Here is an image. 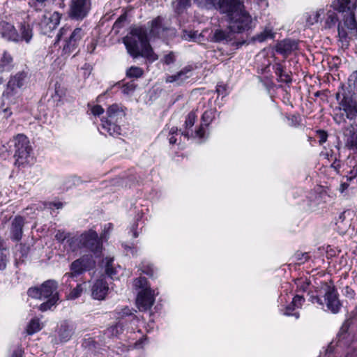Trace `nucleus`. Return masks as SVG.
Masks as SVG:
<instances>
[{
    "label": "nucleus",
    "instance_id": "f257e3e1",
    "mask_svg": "<svg viewBox=\"0 0 357 357\" xmlns=\"http://www.w3.org/2000/svg\"><path fill=\"white\" fill-rule=\"evenodd\" d=\"M220 11L228 15L229 29L241 33L251 28L252 17L244 10L243 0H223Z\"/></svg>",
    "mask_w": 357,
    "mask_h": 357
},
{
    "label": "nucleus",
    "instance_id": "f03ea898",
    "mask_svg": "<svg viewBox=\"0 0 357 357\" xmlns=\"http://www.w3.org/2000/svg\"><path fill=\"white\" fill-rule=\"evenodd\" d=\"M101 237L93 229H89L68 240V246L72 252L84 250L91 252L96 257H100L102 251Z\"/></svg>",
    "mask_w": 357,
    "mask_h": 357
},
{
    "label": "nucleus",
    "instance_id": "7ed1b4c3",
    "mask_svg": "<svg viewBox=\"0 0 357 357\" xmlns=\"http://www.w3.org/2000/svg\"><path fill=\"white\" fill-rule=\"evenodd\" d=\"M162 18L158 17L150 22V31L148 33L145 27L137 26L131 29L123 39L124 45H149V41L153 38L158 37L163 31Z\"/></svg>",
    "mask_w": 357,
    "mask_h": 357
},
{
    "label": "nucleus",
    "instance_id": "20e7f679",
    "mask_svg": "<svg viewBox=\"0 0 357 357\" xmlns=\"http://www.w3.org/2000/svg\"><path fill=\"white\" fill-rule=\"evenodd\" d=\"M123 116L124 113L118 105H110L107 110V117L101 119L100 132L112 137L120 135L121 129L119 123Z\"/></svg>",
    "mask_w": 357,
    "mask_h": 357
},
{
    "label": "nucleus",
    "instance_id": "39448f33",
    "mask_svg": "<svg viewBox=\"0 0 357 357\" xmlns=\"http://www.w3.org/2000/svg\"><path fill=\"white\" fill-rule=\"evenodd\" d=\"M324 289V300L317 296H311L310 298L312 303H317L320 306L324 307L326 304L328 310L333 314L337 313L342 306L338 298L337 289L333 284H324L323 287Z\"/></svg>",
    "mask_w": 357,
    "mask_h": 357
},
{
    "label": "nucleus",
    "instance_id": "423d86ee",
    "mask_svg": "<svg viewBox=\"0 0 357 357\" xmlns=\"http://www.w3.org/2000/svg\"><path fill=\"white\" fill-rule=\"evenodd\" d=\"M58 283L54 280H49L44 282L40 287H31L28 289V295L33 298L43 299L50 298L56 296V301L59 300V293L57 291Z\"/></svg>",
    "mask_w": 357,
    "mask_h": 357
},
{
    "label": "nucleus",
    "instance_id": "0eeeda50",
    "mask_svg": "<svg viewBox=\"0 0 357 357\" xmlns=\"http://www.w3.org/2000/svg\"><path fill=\"white\" fill-rule=\"evenodd\" d=\"M91 9V0H71L69 16L72 19L82 20L86 17Z\"/></svg>",
    "mask_w": 357,
    "mask_h": 357
},
{
    "label": "nucleus",
    "instance_id": "6e6552de",
    "mask_svg": "<svg viewBox=\"0 0 357 357\" xmlns=\"http://www.w3.org/2000/svg\"><path fill=\"white\" fill-rule=\"evenodd\" d=\"M15 157L17 159H26L31 151L29 141L26 136L18 134L14 139Z\"/></svg>",
    "mask_w": 357,
    "mask_h": 357
},
{
    "label": "nucleus",
    "instance_id": "1a4fd4ad",
    "mask_svg": "<svg viewBox=\"0 0 357 357\" xmlns=\"http://www.w3.org/2000/svg\"><path fill=\"white\" fill-rule=\"evenodd\" d=\"M128 53L134 59L142 57L149 62H153L158 59L153 52L152 46H126Z\"/></svg>",
    "mask_w": 357,
    "mask_h": 357
},
{
    "label": "nucleus",
    "instance_id": "9d476101",
    "mask_svg": "<svg viewBox=\"0 0 357 357\" xmlns=\"http://www.w3.org/2000/svg\"><path fill=\"white\" fill-rule=\"evenodd\" d=\"M61 15L58 12L45 13L43 15L39 26L44 34L54 30L60 23Z\"/></svg>",
    "mask_w": 357,
    "mask_h": 357
},
{
    "label": "nucleus",
    "instance_id": "9b49d317",
    "mask_svg": "<svg viewBox=\"0 0 357 357\" xmlns=\"http://www.w3.org/2000/svg\"><path fill=\"white\" fill-rule=\"evenodd\" d=\"M20 97V91L14 90L11 88L7 87L2 94V103L1 107L3 112L6 114L7 117L12 115L10 106L16 105L19 102Z\"/></svg>",
    "mask_w": 357,
    "mask_h": 357
},
{
    "label": "nucleus",
    "instance_id": "f8f14e48",
    "mask_svg": "<svg viewBox=\"0 0 357 357\" xmlns=\"http://www.w3.org/2000/svg\"><path fill=\"white\" fill-rule=\"evenodd\" d=\"M155 290L139 291L136 298V305L139 311H147L151 308L155 302Z\"/></svg>",
    "mask_w": 357,
    "mask_h": 357
},
{
    "label": "nucleus",
    "instance_id": "ddd939ff",
    "mask_svg": "<svg viewBox=\"0 0 357 357\" xmlns=\"http://www.w3.org/2000/svg\"><path fill=\"white\" fill-rule=\"evenodd\" d=\"M340 109H342L349 120H354L357 116V100L351 97L344 96L339 102Z\"/></svg>",
    "mask_w": 357,
    "mask_h": 357
},
{
    "label": "nucleus",
    "instance_id": "4468645a",
    "mask_svg": "<svg viewBox=\"0 0 357 357\" xmlns=\"http://www.w3.org/2000/svg\"><path fill=\"white\" fill-rule=\"evenodd\" d=\"M25 225V218L21 215H16L11 221L10 236L13 241H20L23 236V228Z\"/></svg>",
    "mask_w": 357,
    "mask_h": 357
},
{
    "label": "nucleus",
    "instance_id": "2eb2a0df",
    "mask_svg": "<svg viewBox=\"0 0 357 357\" xmlns=\"http://www.w3.org/2000/svg\"><path fill=\"white\" fill-rule=\"evenodd\" d=\"M216 110L215 109H206L202 116V123L199 128L195 132V137L202 139L205 136V128L208 127L210 123L215 119Z\"/></svg>",
    "mask_w": 357,
    "mask_h": 357
},
{
    "label": "nucleus",
    "instance_id": "dca6fc26",
    "mask_svg": "<svg viewBox=\"0 0 357 357\" xmlns=\"http://www.w3.org/2000/svg\"><path fill=\"white\" fill-rule=\"evenodd\" d=\"M0 36L8 42L17 41L18 33L13 24L6 21L0 22Z\"/></svg>",
    "mask_w": 357,
    "mask_h": 357
},
{
    "label": "nucleus",
    "instance_id": "f3484780",
    "mask_svg": "<svg viewBox=\"0 0 357 357\" xmlns=\"http://www.w3.org/2000/svg\"><path fill=\"white\" fill-rule=\"evenodd\" d=\"M293 46H274L273 48L266 47L256 56V61L260 62L262 59H264L266 54L271 52L272 54L275 52L281 54L283 58L287 59L293 52Z\"/></svg>",
    "mask_w": 357,
    "mask_h": 357
},
{
    "label": "nucleus",
    "instance_id": "a211bd4d",
    "mask_svg": "<svg viewBox=\"0 0 357 357\" xmlns=\"http://www.w3.org/2000/svg\"><path fill=\"white\" fill-rule=\"evenodd\" d=\"M354 216L355 213L352 210H346L339 215L336 225L341 232H346L351 227Z\"/></svg>",
    "mask_w": 357,
    "mask_h": 357
},
{
    "label": "nucleus",
    "instance_id": "6ab92c4d",
    "mask_svg": "<svg viewBox=\"0 0 357 357\" xmlns=\"http://www.w3.org/2000/svg\"><path fill=\"white\" fill-rule=\"evenodd\" d=\"M108 291V284L103 279L97 280L91 288L92 297L96 300L105 299Z\"/></svg>",
    "mask_w": 357,
    "mask_h": 357
},
{
    "label": "nucleus",
    "instance_id": "aec40b11",
    "mask_svg": "<svg viewBox=\"0 0 357 357\" xmlns=\"http://www.w3.org/2000/svg\"><path fill=\"white\" fill-rule=\"evenodd\" d=\"M192 70V66H185L175 75H167L165 82L167 83H176L177 84H181L190 77Z\"/></svg>",
    "mask_w": 357,
    "mask_h": 357
},
{
    "label": "nucleus",
    "instance_id": "412c9836",
    "mask_svg": "<svg viewBox=\"0 0 357 357\" xmlns=\"http://www.w3.org/2000/svg\"><path fill=\"white\" fill-rule=\"evenodd\" d=\"M211 47H215V46ZM233 51L234 49L231 46H215V48L207 51V56L223 61L226 56L232 54Z\"/></svg>",
    "mask_w": 357,
    "mask_h": 357
},
{
    "label": "nucleus",
    "instance_id": "4be33fe9",
    "mask_svg": "<svg viewBox=\"0 0 357 357\" xmlns=\"http://www.w3.org/2000/svg\"><path fill=\"white\" fill-rule=\"evenodd\" d=\"M275 63L273 66L274 73L277 76V80L279 82H283L286 84L291 83L292 81L291 74L285 70V67L279 61H276V58L274 57Z\"/></svg>",
    "mask_w": 357,
    "mask_h": 357
},
{
    "label": "nucleus",
    "instance_id": "5701e85b",
    "mask_svg": "<svg viewBox=\"0 0 357 357\" xmlns=\"http://www.w3.org/2000/svg\"><path fill=\"white\" fill-rule=\"evenodd\" d=\"M234 34L229 26L226 29H218L213 34L212 41L218 43H228L234 38Z\"/></svg>",
    "mask_w": 357,
    "mask_h": 357
},
{
    "label": "nucleus",
    "instance_id": "b1692460",
    "mask_svg": "<svg viewBox=\"0 0 357 357\" xmlns=\"http://www.w3.org/2000/svg\"><path fill=\"white\" fill-rule=\"evenodd\" d=\"M275 35L276 33L273 31V29L270 26H267L252 38V42L258 43H266L270 40L274 39Z\"/></svg>",
    "mask_w": 357,
    "mask_h": 357
},
{
    "label": "nucleus",
    "instance_id": "393cba45",
    "mask_svg": "<svg viewBox=\"0 0 357 357\" xmlns=\"http://www.w3.org/2000/svg\"><path fill=\"white\" fill-rule=\"evenodd\" d=\"M75 326L68 321H63L59 330V337L61 342H68L73 336L75 331Z\"/></svg>",
    "mask_w": 357,
    "mask_h": 357
},
{
    "label": "nucleus",
    "instance_id": "a878e982",
    "mask_svg": "<svg viewBox=\"0 0 357 357\" xmlns=\"http://www.w3.org/2000/svg\"><path fill=\"white\" fill-rule=\"evenodd\" d=\"M32 26L27 23H21L20 26V33H18V40L15 43H29L33 38Z\"/></svg>",
    "mask_w": 357,
    "mask_h": 357
},
{
    "label": "nucleus",
    "instance_id": "bb28decb",
    "mask_svg": "<svg viewBox=\"0 0 357 357\" xmlns=\"http://www.w3.org/2000/svg\"><path fill=\"white\" fill-rule=\"evenodd\" d=\"M27 73L24 71L17 73L15 75L10 77L7 87L11 88L14 90L20 91V89L23 86Z\"/></svg>",
    "mask_w": 357,
    "mask_h": 357
},
{
    "label": "nucleus",
    "instance_id": "cd10ccee",
    "mask_svg": "<svg viewBox=\"0 0 357 357\" xmlns=\"http://www.w3.org/2000/svg\"><path fill=\"white\" fill-rule=\"evenodd\" d=\"M101 267L104 269L105 274L112 279H114L118 273L117 268H120L119 266L117 267L114 266V258L110 257H107L102 259Z\"/></svg>",
    "mask_w": 357,
    "mask_h": 357
},
{
    "label": "nucleus",
    "instance_id": "c85d7f7f",
    "mask_svg": "<svg viewBox=\"0 0 357 357\" xmlns=\"http://www.w3.org/2000/svg\"><path fill=\"white\" fill-rule=\"evenodd\" d=\"M345 147L349 150H357V132L354 129L347 130L344 135Z\"/></svg>",
    "mask_w": 357,
    "mask_h": 357
},
{
    "label": "nucleus",
    "instance_id": "c756f323",
    "mask_svg": "<svg viewBox=\"0 0 357 357\" xmlns=\"http://www.w3.org/2000/svg\"><path fill=\"white\" fill-rule=\"evenodd\" d=\"M324 13V10L323 9L305 13L303 17L305 20V26H310L317 23Z\"/></svg>",
    "mask_w": 357,
    "mask_h": 357
},
{
    "label": "nucleus",
    "instance_id": "7c9ffc66",
    "mask_svg": "<svg viewBox=\"0 0 357 357\" xmlns=\"http://www.w3.org/2000/svg\"><path fill=\"white\" fill-rule=\"evenodd\" d=\"M13 67V57L10 54L4 52L0 59V72L4 70L10 71Z\"/></svg>",
    "mask_w": 357,
    "mask_h": 357
},
{
    "label": "nucleus",
    "instance_id": "2f4dec72",
    "mask_svg": "<svg viewBox=\"0 0 357 357\" xmlns=\"http://www.w3.org/2000/svg\"><path fill=\"white\" fill-rule=\"evenodd\" d=\"M197 117V114L193 111L190 112L188 114L185 121V126L186 130L185 132H182L183 135H184L185 137H188L190 135L195 137V133L191 132V133L190 134L188 130H190L192 128V126H194V124L196 121Z\"/></svg>",
    "mask_w": 357,
    "mask_h": 357
},
{
    "label": "nucleus",
    "instance_id": "473e14b6",
    "mask_svg": "<svg viewBox=\"0 0 357 357\" xmlns=\"http://www.w3.org/2000/svg\"><path fill=\"white\" fill-rule=\"evenodd\" d=\"M123 331V324L118 322L114 326L107 328L105 331V335L108 337H113L118 336Z\"/></svg>",
    "mask_w": 357,
    "mask_h": 357
},
{
    "label": "nucleus",
    "instance_id": "72a5a7b5",
    "mask_svg": "<svg viewBox=\"0 0 357 357\" xmlns=\"http://www.w3.org/2000/svg\"><path fill=\"white\" fill-rule=\"evenodd\" d=\"M83 259H77L74 261L70 265V271L72 273H75L76 276H79L84 272L87 271L84 267Z\"/></svg>",
    "mask_w": 357,
    "mask_h": 357
},
{
    "label": "nucleus",
    "instance_id": "f704fd0d",
    "mask_svg": "<svg viewBox=\"0 0 357 357\" xmlns=\"http://www.w3.org/2000/svg\"><path fill=\"white\" fill-rule=\"evenodd\" d=\"M77 278L78 277L76 276L75 273H66L62 278V285L71 289L73 287L74 283L78 282Z\"/></svg>",
    "mask_w": 357,
    "mask_h": 357
},
{
    "label": "nucleus",
    "instance_id": "c9c22d12",
    "mask_svg": "<svg viewBox=\"0 0 357 357\" xmlns=\"http://www.w3.org/2000/svg\"><path fill=\"white\" fill-rule=\"evenodd\" d=\"M84 36V32L81 28H76L70 35L67 43L69 44H75L80 42Z\"/></svg>",
    "mask_w": 357,
    "mask_h": 357
},
{
    "label": "nucleus",
    "instance_id": "e433bc0d",
    "mask_svg": "<svg viewBox=\"0 0 357 357\" xmlns=\"http://www.w3.org/2000/svg\"><path fill=\"white\" fill-rule=\"evenodd\" d=\"M133 285L135 289L139 291H148V289H152L149 285L146 278H139L134 280Z\"/></svg>",
    "mask_w": 357,
    "mask_h": 357
},
{
    "label": "nucleus",
    "instance_id": "4c0bfd02",
    "mask_svg": "<svg viewBox=\"0 0 357 357\" xmlns=\"http://www.w3.org/2000/svg\"><path fill=\"white\" fill-rule=\"evenodd\" d=\"M143 74V69L137 66H131L126 70V77L128 78H139Z\"/></svg>",
    "mask_w": 357,
    "mask_h": 357
},
{
    "label": "nucleus",
    "instance_id": "58836bf2",
    "mask_svg": "<svg viewBox=\"0 0 357 357\" xmlns=\"http://www.w3.org/2000/svg\"><path fill=\"white\" fill-rule=\"evenodd\" d=\"M84 282H77L76 287L67 296L68 299L74 300L79 297L84 290L83 285Z\"/></svg>",
    "mask_w": 357,
    "mask_h": 357
},
{
    "label": "nucleus",
    "instance_id": "ea45409f",
    "mask_svg": "<svg viewBox=\"0 0 357 357\" xmlns=\"http://www.w3.org/2000/svg\"><path fill=\"white\" fill-rule=\"evenodd\" d=\"M41 329L40 321L38 319L31 320L26 328V332L29 335L37 333Z\"/></svg>",
    "mask_w": 357,
    "mask_h": 357
},
{
    "label": "nucleus",
    "instance_id": "a19ab883",
    "mask_svg": "<svg viewBox=\"0 0 357 357\" xmlns=\"http://www.w3.org/2000/svg\"><path fill=\"white\" fill-rule=\"evenodd\" d=\"M338 20L336 13L333 10H329L327 13V18L326 20V26L331 28L334 26Z\"/></svg>",
    "mask_w": 357,
    "mask_h": 357
},
{
    "label": "nucleus",
    "instance_id": "79ce46f5",
    "mask_svg": "<svg viewBox=\"0 0 357 357\" xmlns=\"http://www.w3.org/2000/svg\"><path fill=\"white\" fill-rule=\"evenodd\" d=\"M47 0H29V5L36 10H41L47 5Z\"/></svg>",
    "mask_w": 357,
    "mask_h": 357
},
{
    "label": "nucleus",
    "instance_id": "37998d69",
    "mask_svg": "<svg viewBox=\"0 0 357 357\" xmlns=\"http://www.w3.org/2000/svg\"><path fill=\"white\" fill-rule=\"evenodd\" d=\"M57 301H56V296H54V297L50 298L47 299V301L46 302L43 303L40 305L39 309L42 312H45L48 310H50L51 307L52 306H54L56 303Z\"/></svg>",
    "mask_w": 357,
    "mask_h": 357
},
{
    "label": "nucleus",
    "instance_id": "c03bdc74",
    "mask_svg": "<svg viewBox=\"0 0 357 357\" xmlns=\"http://www.w3.org/2000/svg\"><path fill=\"white\" fill-rule=\"evenodd\" d=\"M79 259H83L82 264H84L86 270H90L95 266L96 261L93 260L92 255H84Z\"/></svg>",
    "mask_w": 357,
    "mask_h": 357
},
{
    "label": "nucleus",
    "instance_id": "a18cd8bd",
    "mask_svg": "<svg viewBox=\"0 0 357 357\" xmlns=\"http://www.w3.org/2000/svg\"><path fill=\"white\" fill-rule=\"evenodd\" d=\"M194 1L199 6L213 5L214 6H218L220 10V4L223 1V0H194Z\"/></svg>",
    "mask_w": 357,
    "mask_h": 357
},
{
    "label": "nucleus",
    "instance_id": "49530a36",
    "mask_svg": "<svg viewBox=\"0 0 357 357\" xmlns=\"http://www.w3.org/2000/svg\"><path fill=\"white\" fill-rule=\"evenodd\" d=\"M137 87V84L133 82L130 81L122 86V92L126 95L132 94Z\"/></svg>",
    "mask_w": 357,
    "mask_h": 357
},
{
    "label": "nucleus",
    "instance_id": "de8ad7c7",
    "mask_svg": "<svg viewBox=\"0 0 357 357\" xmlns=\"http://www.w3.org/2000/svg\"><path fill=\"white\" fill-rule=\"evenodd\" d=\"M347 36L348 33L347 30L344 29V27L342 26L341 23L338 24V37L340 38V41L341 43H347Z\"/></svg>",
    "mask_w": 357,
    "mask_h": 357
},
{
    "label": "nucleus",
    "instance_id": "09e8293b",
    "mask_svg": "<svg viewBox=\"0 0 357 357\" xmlns=\"http://www.w3.org/2000/svg\"><path fill=\"white\" fill-rule=\"evenodd\" d=\"M348 329H349V323L347 321L342 324V326L340 328V331L337 335L339 342H342L345 339L346 334L347 333Z\"/></svg>",
    "mask_w": 357,
    "mask_h": 357
},
{
    "label": "nucleus",
    "instance_id": "8fccbe9b",
    "mask_svg": "<svg viewBox=\"0 0 357 357\" xmlns=\"http://www.w3.org/2000/svg\"><path fill=\"white\" fill-rule=\"evenodd\" d=\"M347 180L349 182H357V165H354L346 176Z\"/></svg>",
    "mask_w": 357,
    "mask_h": 357
},
{
    "label": "nucleus",
    "instance_id": "3c124183",
    "mask_svg": "<svg viewBox=\"0 0 357 357\" xmlns=\"http://www.w3.org/2000/svg\"><path fill=\"white\" fill-rule=\"evenodd\" d=\"M70 234L65 232L63 230H58L55 234V238L59 242H63L66 239L67 241L70 238Z\"/></svg>",
    "mask_w": 357,
    "mask_h": 357
},
{
    "label": "nucleus",
    "instance_id": "603ef678",
    "mask_svg": "<svg viewBox=\"0 0 357 357\" xmlns=\"http://www.w3.org/2000/svg\"><path fill=\"white\" fill-rule=\"evenodd\" d=\"M176 61V54L174 52H170L165 54L162 59V61L166 64L169 65L174 63Z\"/></svg>",
    "mask_w": 357,
    "mask_h": 357
},
{
    "label": "nucleus",
    "instance_id": "864d4df0",
    "mask_svg": "<svg viewBox=\"0 0 357 357\" xmlns=\"http://www.w3.org/2000/svg\"><path fill=\"white\" fill-rule=\"evenodd\" d=\"M142 271L150 276V277H153L154 275V272H155V270H154V268L153 266L151 265V264H142Z\"/></svg>",
    "mask_w": 357,
    "mask_h": 357
},
{
    "label": "nucleus",
    "instance_id": "5fc2aeb1",
    "mask_svg": "<svg viewBox=\"0 0 357 357\" xmlns=\"http://www.w3.org/2000/svg\"><path fill=\"white\" fill-rule=\"evenodd\" d=\"M8 261L6 254L4 253L3 250H0V271L6 268Z\"/></svg>",
    "mask_w": 357,
    "mask_h": 357
},
{
    "label": "nucleus",
    "instance_id": "6e6d98bb",
    "mask_svg": "<svg viewBox=\"0 0 357 357\" xmlns=\"http://www.w3.org/2000/svg\"><path fill=\"white\" fill-rule=\"evenodd\" d=\"M305 301V298L302 296L296 295L293 298L292 305L299 308L302 306Z\"/></svg>",
    "mask_w": 357,
    "mask_h": 357
},
{
    "label": "nucleus",
    "instance_id": "4d7b16f0",
    "mask_svg": "<svg viewBox=\"0 0 357 357\" xmlns=\"http://www.w3.org/2000/svg\"><path fill=\"white\" fill-rule=\"evenodd\" d=\"M295 258L298 264H303L307 261L309 259L308 253H296L295 255Z\"/></svg>",
    "mask_w": 357,
    "mask_h": 357
},
{
    "label": "nucleus",
    "instance_id": "13d9d810",
    "mask_svg": "<svg viewBox=\"0 0 357 357\" xmlns=\"http://www.w3.org/2000/svg\"><path fill=\"white\" fill-rule=\"evenodd\" d=\"M296 308H297V307L292 305V302H291L290 305L287 306L285 312H284V314L287 315V316L292 315V316H294L296 319H298L299 317V314L298 312H296L294 314L291 313V312H293Z\"/></svg>",
    "mask_w": 357,
    "mask_h": 357
},
{
    "label": "nucleus",
    "instance_id": "bf43d9fd",
    "mask_svg": "<svg viewBox=\"0 0 357 357\" xmlns=\"http://www.w3.org/2000/svg\"><path fill=\"white\" fill-rule=\"evenodd\" d=\"M357 82V70H354L352 73L349 76L348 78V84L350 87H355Z\"/></svg>",
    "mask_w": 357,
    "mask_h": 357
},
{
    "label": "nucleus",
    "instance_id": "052dcab7",
    "mask_svg": "<svg viewBox=\"0 0 357 357\" xmlns=\"http://www.w3.org/2000/svg\"><path fill=\"white\" fill-rule=\"evenodd\" d=\"M216 92L219 96H225L227 94V86L223 84H218L216 86Z\"/></svg>",
    "mask_w": 357,
    "mask_h": 357
},
{
    "label": "nucleus",
    "instance_id": "680f3d73",
    "mask_svg": "<svg viewBox=\"0 0 357 357\" xmlns=\"http://www.w3.org/2000/svg\"><path fill=\"white\" fill-rule=\"evenodd\" d=\"M91 114L94 116H100L103 114L104 109L100 105H94L91 109Z\"/></svg>",
    "mask_w": 357,
    "mask_h": 357
},
{
    "label": "nucleus",
    "instance_id": "e2e57ef3",
    "mask_svg": "<svg viewBox=\"0 0 357 357\" xmlns=\"http://www.w3.org/2000/svg\"><path fill=\"white\" fill-rule=\"evenodd\" d=\"M113 225L112 223H107L104 226V230L102 234H101V238L105 239L107 238V235L109 232L112 230Z\"/></svg>",
    "mask_w": 357,
    "mask_h": 357
},
{
    "label": "nucleus",
    "instance_id": "0e129e2a",
    "mask_svg": "<svg viewBox=\"0 0 357 357\" xmlns=\"http://www.w3.org/2000/svg\"><path fill=\"white\" fill-rule=\"evenodd\" d=\"M178 8H185L190 5V0H177Z\"/></svg>",
    "mask_w": 357,
    "mask_h": 357
},
{
    "label": "nucleus",
    "instance_id": "69168bd1",
    "mask_svg": "<svg viewBox=\"0 0 357 357\" xmlns=\"http://www.w3.org/2000/svg\"><path fill=\"white\" fill-rule=\"evenodd\" d=\"M117 314H119V317L128 316L132 314L131 310L128 307H124L123 309H121V311L117 312Z\"/></svg>",
    "mask_w": 357,
    "mask_h": 357
},
{
    "label": "nucleus",
    "instance_id": "338daca9",
    "mask_svg": "<svg viewBox=\"0 0 357 357\" xmlns=\"http://www.w3.org/2000/svg\"><path fill=\"white\" fill-rule=\"evenodd\" d=\"M23 356V351L22 348L17 347L15 349L10 357H22Z\"/></svg>",
    "mask_w": 357,
    "mask_h": 357
},
{
    "label": "nucleus",
    "instance_id": "774afa93",
    "mask_svg": "<svg viewBox=\"0 0 357 357\" xmlns=\"http://www.w3.org/2000/svg\"><path fill=\"white\" fill-rule=\"evenodd\" d=\"M271 62L269 60H267L266 62H261V68L258 67V70H261V73H264L266 72L267 68H269Z\"/></svg>",
    "mask_w": 357,
    "mask_h": 357
}]
</instances>
